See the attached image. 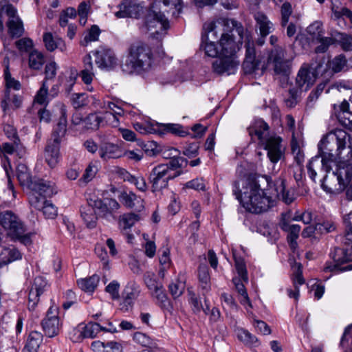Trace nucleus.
I'll list each match as a JSON object with an SVG mask.
<instances>
[{
	"instance_id": "obj_55",
	"label": "nucleus",
	"mask_w": 352,
	"mask_h": 352,
	"mask_svg": "<svg viewBox=\"0 0 352 352\" xmlns=\"http://www.w3.org/2000/svg\"><path fill=\"white\" fill-rule=\"evenodd\" d=\"M285 51L281 47H275L272 50L268 57V61L273 64L284 60Z\"/></svg>"
},
{
	"instance_id": "obj_31",
	"label": "nucleus",
	"mask_w": 352,
	"mask_h": 352,
	"mask_svg": "<svg viewBox=\"0 0 352 352\" xmlns=\"http://www.w3.org/2000/svg\"><path fill=\"white\" fill-rule=\"evenodd\" d=\"M185 288L186 278L181 274L168 286L169 292L174 298L179 297L184 293Z\"/></svg>"
},
{
	"instance_id": "obj_57",
	"label": "nucleus",
	"mask_w": 352,
	"mask_h": 352,
	"mask_svg": "<svg viewBox=\"0 0 352 352\" xmlns=\"http://www.w3.org/2000/svg\"><path fill=\"white\" fill-rule=\"evenodd\" d=\"M144 280L150 292L162 284L157 281L155 274L149 272L144 274Z\"/></svg>"
},
{
	"instance_id": "obj_38",
	"label": "nucleus",
	"mask_w": 352,
	"mask_h": 352,
	"mask_svg": "<svg viewBox=\"0 0 352 352\" xmlns=\"http://www.w3.org/2000/svg\"><path fill=\"white\" fill-rule=\"evenodd\" d=\"M45 62L43 54L37 50L32 51L29 55V66L32 69H41Z\"/></svg>"
},
{
	"instance_id": "obj_50",
	"label": "nucleus",
	"mask_w": 352,
	"mask_h": 352,
	"mask_svg": "<svg viewBox=\"0 0 352 352\" xmlns=\"http://www.w3.org/2000/svg\"><path fill=\"white\" fill-rule=\"evenodd\" d=\"M294 270L293 283L294 287H298L305 283V279L302 277V265L300 263H296L292 267Z\"/></svg>"
},
{
	"instance_id": "obj_61",
	"label": "nucleus",
	"mask_w": 352,
	"mask_h": 352,
	"mask_svg": "<svg viewBox=\"0 0 352 352\" xmlns=\"http://www.w3.org/2000/svg\"><path fill=\"white\" fill-rule=\"evenodd\" d=\"M184 188H191L195 190H205L206 186L202 179L196 178L184 184Z\"/></svg>"
},
{
	"instance_id": "obj_56",
	"label": "nucleus",
	"mask_w": 352,
	"mask_h": 352,
	"mask_svg": "<svg viewBox=\"0 0 352 352\" xmlns=\"http://www.w3.org/2000/svg\"><path fill=\"white\" fill-rule=\"evenodd\" d=\"M47 93L48 85L45 81H43L41 87L39 89L36 93V95L35 96L34 102L39 104H45L46 102Z\"/></svg>"
},
{
	"instance_id": "obj_30",
	"label": "nucleus",
	"mask_w": 352,
	"mask_h": 352,
	"mask_svg": "<svg viewBox=\"0 0 352 352\" xmlns=\"http://www.w3.org/2000/svg\"><path fill=\"white\" fill-rule=\"evenodd\" d=\"M236 335L237 338L248 346L256 347L260 344L257 338L244 329H236Z\"/></svg>"
},
{
	"instance_id": "obj_32",
	"label": "nucleus",
	"mask_w": 352,
	"mask_h": 352,
	"mask_svg": "<svg viewBox=\"0 0 352 352\" xmlns=\"http://www.w3.org/2000/svg\"><path fill=\"white\" fill-rule=\"evenodd\" d=\"M6 25L8 34L12 38H19L24 33L23 24L21 19L8 20Z\"/></svg>"
},
{
	"instance_id": "obj_47",
	"label": "nucleus",
	"mask_w": 352,
	"mask_h": 352,
	"mask_svg": "<svg viewBox=\"0 0 352 352\" xmlns=\"http://www.w3.org/2000/svg\"><path fill=\"white\" fill-rule=\"evenodd\" d=\"M188 164V160L182 157H179V155L176 156L171 159L168 163L166 164L168 167L169 170H172V173L180 171L178 170L184 166H186Z\"/></svg>"
},
{
	"instance_id": "obj_59",
	"label": "nucleus",
	"mask_w": 352,
	"mask_h": 352,
	"mask_svg": "<svg viewBox=\"0 0 352 352\" xmlns=\"http://www.w3.org/2000/svg\"><path fill=\"white\" fill-rule=\"evenodd\" d=\"M259 61L256 59L249 60L245 59L243 63V69L245 74H251L258 69Z\"/></svg>"
},
{
	"instance_id": "obj_24",
	"label": "nucleus",
	"mask_w": 352,
	"mask_h": 352,
	"mask_svg": "<svg viewBox=\"0 0 352 352\" xmlns=\"http://www.w3.org/2000/svg\"><path fill=\"white\" fill-rule=\"evenodd\" d=\"M254 19L256 23V27L258 28L261 36H267L273 30V23L269 20L268 17L262 12H257L254 14Z\"/></svg>"
},
{
	"instance_id": "obj_11",
	"label": "nucleus",
	"mask_w": 352,
	"mask_h": 352,
	"mask_svg": "<svg viewBox=\"0 0 352 352\" xmlns=\"http://www.w3.org/2000/svg\"><path fill=\"white\" fill-rule=\"evenodd\" d=\"M41 324L43 331L47 337L53 338L59 334L62 328V322L58 316L56 307H50Z\"/></svg>"
},
{
	"instance_id": "obj_12",
	"label": "nucleus",
	"mask_w": 352,
	"mask_h": 352,
	"mask_svg": "<svg viewBox=\"0 0 352 352\" xmlns=\"http://www.w3.org/2000/svg\"><path fill=\"white\" fill-rule=\"evenodd\" d=\"M92 206L98 210L100 217L108 220L115 219V214L121 208L120 204L113 198L96 199L93 201Z\"/></svg>"
},
{
	"instance_id": "obj_13",
	"label": "nucleus",
	"mask_w": 352,
	"mask_h": 352,
	"mask_svg": "<svg viewBox=\"0 0 352 352\" xmlns=\"http://www.w3.org/2000/svg\"><path fill=\"white\" fill-rule=\"evenodd\" d=\"M118 198L120 203L127 208L134 209L138 212H141L144 209V199L132 190L123 188L119 192Z\"/></svg>"
},
{
	"instance_id": "obj_42",
	"label": "nucleus",
	"mask_w": 352,
	"mask_h": 352,
	"mask_svg": "<svg viewBox=\"0 0 352 352\" xmlns=\"http://www.w3.org/2000/svg\"><path fill=\"white\" fill-rule=\"evenodd\" d=\"M335 41L344 51H352V36L345 33H338Z\"/></svg>"
},
{
	"instance_id": "obj_52",
	"label": "nucleus",
	"mask_w": 352,
	"mask_h": 352,
	"mask_svg": "<svg viewBox=\"0 0 352 352\" xmlns=\"http://www.w3.org/2000/svg\"><path fill=\"white\" fill-rule=\"evenodd\" d=\"M302 91L297 88H292L289 90V97L285 100L287 107L292 108L296 105L298 102L300 94Z\"/></svg>"
},
{
	"instance_id": "obj_58",
	"label": "nucleus",
	"mask_w": 352,
	"mask_h": 352,
	"mask_svg": "<svg viewBox=\"0 0 352 352\" xmlns=\"http://www.w3.org/2000/svg\"><path fill=\"white\" fill-rule=\"evenodd\" d=\"M100 34V30L98 26L94 25L91 27L88 34L85 36L83 41L85 43V45L90 42L96 41L98 39Z\"/></svg>"
},
{
	"instance_id": "obj_14",
	"label": "nucleus",
	"mask_w": 352,
	"mask_h": 352,
	"mask_svg": "<svg viewBox=\"0 0 352 352\" xmlns=\"http://www.w3.org/2000/svg\"><path fill=\"white\" fill-rule=\"evenodd\" d=\"M317 78L316 72L307 64H304L298 72L296 84L300 91H307L315 82Z\"/></svg>"
},
{
	"instance_id": "obj_16",
	"label": "nucleus",
	"mask_w": 352,
	"mask_h": 352,
	"mask_svg": "<svg viewBox=\"0 0 352 352\" xmlns=\"http://www.w3.org/2000/svg\"><path fill=\"white\" fill-rule=\"evenodd\" d=\"M61 139L51 138L45 148V159L47 164L54 168L58 164L60 157V144Z\"/></svg>"
},
{
	"instance_id": "obj_40",
	"label": "nucleus",
	"mask_w": 352,
	"mask_h": 352,
	"mask_svg": "<svg viewBox=\"0 0 352 352\" xmlns=\"http://www.w3.org/2000/svg\"><path fill=\"white\" fill-rule=\"evenodd\" d=\"M104 329L98 322H89L83 328L81 335L83 338H95L99 332Z\"/></svg>"
},
{
	"instance_id": "obj_34",
	"label": "nucleus",
	"mask_w": 352,
	"mask_h": 352,
	"mask_svg": "<svg viewBox=\"0 0 352 352\" xmlns=\"http://www.w3.org/2000/svg\"><path fill=\"white\" fill-rule=\"evenodd\" d=\"M198 278L201 289L208 292L210 289V276L209 269L206 265H199L198 268Z\"/></svg>"
},
{
	"instance_id": "obj_51",
	"label": "nucleus",
	"mask_w": 352,
	"mask_h": 352,
	"mask_svg": "<svg viewBox=\"0 0 352 352\" xmlns=\"http://www.w3.org/2000/svg\"><path fill=\"white\" fill-rule=\"evenodd\" d=\"M151 294L152 296L156 299L157 303L160 305H164V303L167 300V296L163 288L162 284L151 290Z\"/></svg>"
},
{
	"instance_id": "obj_53",
	"label": "nucleus",
	"mask_w": 352,
	"mask_h": 352,
	"mask_svg": "<svg viewBox=\"0 0 352 352\" xmlns=\"http://www.w3.org/2000/svg\"><path fill=\"white\" fill-rule=\"evenodd\" d=\"M43 334L41 332L32 331L29 334L26 344L38 349L43 342Z\"/></svg>"
},
{
	"instance_id": "obj_63",
	"label": "nucleus",
	"mask_w": 352,
	"mask_h": 352,
	"mask_svg": "<svg viewBox=\"0 0 352 352\" xmlns=\"http://www.w3.org/2000/svg\"><path fill=\"white\" fill-rule=\"evenodd\" d=\"M64 298L65 301L63 303V307L65 309L70 308L72 305L76 302V296L71 289H69L65 292Z\"/></svg>"
},
{
	"instance_id": "obj_5",
	"label": "nucleus",
	"mask_w": 352,
	"mask_h": 352,
	"mask_svg": "<svg viewBox=\"0 0 352 352\" xmlns=\"http://www.w3.org/2000/svg\"><path fill=\"white\" fill-rule=\"evenodd\" d=\"M153 62V54L149 45L142 42H136L130 45L126 63L122 70L129 74H141L148 71Z\"/></svg>"
},
{
	"instance_id": "obj_21",
	"label": "nucleus",
	"mask_w": 352,
	"mask_h": 352,
	"mask_svg": "<svg viewBox=\"0 0 352 352\" xmlns=\"http://www.w3.org/2000/svg\"><path fill=\"white\" fill-rule=\"evenodd\" d=\"M280 228L288 233L287 241L292 248L297 246L296 239L300 232V226L297 224H289L285 219L280 223Z\"/></svg>"
},
{
	"instance_id": "obj_17",
	"label": "nucleus",
	"mask_w": 352,
	"mask_h": 352,
	"mask_svg": "<svg viewBox=\"0 0 352 352\" xmlns=\"http://www.w3.org/2000/svg\"><path fill=\"white\" fill-rule=\"evenodd\" d=\"M145 152L150 156H155L162 153V155L165 159H173L179 155L180 152L175 148L168 147L162 149L160 146L157 145L155 142H148L145 146Z\"/></svg>"
},
{
	"instance_id": "obj_9",
	"label": "nucleus",
	"mask_w": 352,
	"mask_h": 352,
	"mask_svg": "<svg viewBox=\"0 0 352 352\" xmlns=\"http://www.w3.org/2000/svg\"><path fill=\"white\" fill-rule=\"evenodd\" d=\"M307 32L310 36L313 43H318L320 45L315 48L317 54L324 53L329 47L334 42L331 37L324 36V31L322 23L316 21L309 25L307 28Z\"/></svg>"
},
{
	"instance_id": "obj_18",
	"label": "nucleus",
	"mask_w": 352,
	"mask_h": 352,
	"mask_svg": "<svg viewBox=\"0 0 352 352\" xmlns=\"http://www.w3.org/2000/svg\"><path fill=\"white\" fill-rule=\"evenodd\" d=\"M119 10L115 13L117 18L133 17L138 19L143 13V7L131 1L118 6Z\"/></svg>"
},
{
	"instance_id": "obj_39",
	"label": "nucleus",
	"mask_w": 352,
	"mask_h": 352,
	"mask_svg": "<svg viewBox=\"0 0 352 352\" xmlns=\"http://www.w3.org/2000/svg\"><path fill=\"white\" fill-rule=\"evenodd\" d=\"M103 122V118L98 113H91L83 120L84 126L87 129L96 130Z\"/></svg>"
},
{
	"instance_id": "obj_28",
	"label": "nucleus",
	"mask_w": 352,
	"mask_h": 352,
	"mask_svg": "<svg viewBox=\"0 0 352 352\" xmlns=\"http://www.w3.org/2000/svg\"><path fill=\"white\" fill-rule=\"evenodd\" d=\"M43 42L46 49L50 52H53L56 49H59L61 52L66 50V45L64 41L60 38H54L50 32L44 34Z\"/></svg>"
},
{
	"instance_id": "obj_29",
	"label": "nucleus",
	"mask_w": 352,
	"mask_h": 352,
	"mask_svg": "<svg viewBox=\"0 0 352 352\" xmlns=\"http://www.w3.org/2000/svg\"><path fill=\"white\" fill-rule=\"evenodd\" d=\"M16 177L22 186H26L30 189L34 180L32 179L28 166L24 164H19L16 167Z\"/></svg>"
},
{
	"instance_id": "obj_41",
	"label": "nucleus",
	"mask_w": 352,
	"mask_h": 352,
	"mask_svg": "<svg viewBox=\"0 0 352 352\" xmlns=\"http://www.w3.org/2000/svg\"><path fill=\"white\" fill-rule=\"evenodd\" d=\"M245 47V58L249 60L256 59V51L254 48V41L252 36L245 30L244 34Z\"/></svg>"
},
{
	"instance_id": "obj_23",
	"label": "nucleus",
	"mask_w": 352,
	"mask_h": 352,
	"mask_svg": "<svg viewBox=\"0 0 352 352\" xmlns=\"http://www.w3.org/2000/svg\"><path fill=\"white\" fill-rule=\"evenodd\" d=\"M243 282V280L240 276L234 277L232 278V283L234 285L235 289L236 290L239 295V299L240 303L242 305L245 306V309H248L247 307H248L249 308H252V305Z\"/></svg>"
},
{
	"instance_id": "obj_19",
	"label": "nucleus",
	"mask_w": 352,
	"mask_h": 352,
	"mask_svg": "<svg viewBox=\"0 0 352 352\" xmlns=\"http://www.w3.org/2000/svg\"><path fill=\"white\" fill-rule=\"evenodd\" d=\"M100 157L105 162L113 159H118L122 156L121 148L111 142H102L99 146Z\"/></svg>"
},
{
	"instance_id": "obj_35",
	"label": "nucleus",
	"mask_w": 352,
	"mask_h": 352,
	"mask_svg": "<svg viewBox=\"0 0 352 352\" xmlns=\"http://www.w3.org/2000/svg\"><path fill=\"white\" fill-rule=\"evenodd\" d=\"M160 128L164 133H170L179 137H185L189 133L187 129L179 124H164Z\"/></svg>"
},
{
	"instance_id": "obj_8",
	"label": "nucleus",
	"mask_w": 352,
	"mask_h": 352,
	"mask_svg": "<svg viewBox=\"0 0 352 352\" xmlns=\"http://www.w3.org/2000/svg\"><path fill=\"white\" fill-rule=\"evenodd\" d=\"M182 173V171L172 173V170H169L164 164L155 166L149 176L153 191H159L166 188L168 181L180 175Z\"/></svg>"
},
{
	"instance_id": "obj_48",
	"label": "nucleus",
	"mask_w": 352,
	"mask_h": 352,
	"mask_svg": "<svg viewBox=\"0 0 352 352\" xmlns=\"http://www.w3.org/2000/svg\"><path fill=\"white\" fill-rule=\"evenodd\" d=\"M39 210H42L43 215L47 219H54L57 215L56 208L48 201L44 200Z\"/></svg>"
},
{
	"instance_id": "obj_2",
	"label": "nucleus",
	"mask_w": 352,
	"mask_h": 352,
	"mask_svg": "<svg viewBox=\"0 0 352 352\" xmlns=\"http://www.w3.org/2000/svg\"><path fill=\"white\" fill-rule=\"evenodd\" d=\"M269 185L267 176L250 174L232 183V192L242 206L254 214L267 211L275 204L276 199L286 204L294 201V192L286 189L283 179L276 180L272 189L267 188Z\"/></svg>"
},
{
	"instance_id": "obj_49",
	"label": "nucleus",
	"mask_w": 352,
	"mask_h": 352,
	"mask_svg": "<svg viewBox=\"0 0 352 352\" xmlns=\"http://www.w3.org/2000/svg\"><path fill=\"white\" fill-rule=\"evenodd\" d=\"M331 177H332V173H330V172H329V173H327V175L324 177V178L322 181V184H321L322 188L325 191L330 192V193L338 194V193L341 192L342 191H334V190H332L329 188V186H337V184L340 183L339 181L337 179H331Z\"/></svg>"
},
{
	"instance_id": "obj_27",
	"label": "nucleus",
	"mask_w": 352,
	"mask_h": 352,
	"mask_svg": "<svg viewBox=\"0 0 352 352\" xmlns=\"http://www.w3.org/2000/svg\"><path fill=\"white\" fill-rule=\"evenodd\" d=\"M143 218L142 214L134 212H128L119 217L118 225L120 228L124 230L131 228L137 222Z\"/></svg>"
},
{
	"instance_id": "obj_10",
	"label": "nucleus",
	"mask_w": 352,
	"mask_h": 352,
	"mask_svg": "<svg viewBox=\"0 0 352 352\" xmlns=\"http://www.w3.org/2000/svg\"><path fill=\"white\" fill-rule=\"evenodd\" d=\"M0 224L8 230V234L14 239L23 237L25 229L19 217L12 211L7 210L0 213Z\"/></svg>"
},
{
	"instance_id": "obj_62",
	"label": "nucleus",
	"mask_w": 352,
	"mask_h": 352,
	"mask_svg": "<svg viewBox=\"0 0 352 352\" xmlns=\"http://www.w3.org/2000/svg\"><path fill=\"white\" fill-rule=\"evenodd\" d=\"M58 65L55 62H51L45 65V78L44 81L47 82V80L54 78L56 75V71Z\"/></svg>"
},
{
	"instance_id": "obj_45",
	"label": "nucleus",
	"mask_w": 352,
	"mask_h": 352,
	"mask_svg": "<svg viewBox=\"0 0 352 352\" xmlns=\"http://www.w3.org/2000/svg\"><path fill=\"white\" fill-rule=\"evenodd\" d=\"M235 267L239 276L241 277L244 283L248 282V272L244 260L241 257H236L234 254Z\"/></svg>"
},
{
	"instance_id": "obj_25",
	"label": "nucleus",
	"mask_w": 352,
	"mask_h": 352,
	"mask_svg": "<svg viewBox=\"0 0 352 352\" xmlns=\"http://www.w3.org/2000/svg\"><path fill=\"white\" fill-rule=\"evenodd\" d=\"M93 201L91 199L88 204L82 206L80 208L81 217L88 228H92L96 226L97 217L95 213V207L92 206Z\"/></svg>"
},
{
	"instance_id": "obj_60",
	"label": "nucleus",
	"mask_w": 352,
	"mask_h": 352,
	"mask_svg": "<svg viewBox=\"0 0 352 352\" xmlns=\"http://www.w3.org/2000/svg\"><path fill=\"white\" fill-rule=\"evenodd\" d=\"M119 289V283L117 280H113L106 287L105 291L111 295L113 300H117L120 298Z\"/></svg>"
},
{
	"instance_id": "obj_43",
	"label": "nucleus",
	"mask_w": 352,
	"mask_h": 352,
	"mask_svg": "<svg viewBox=\"0 0 352 352\" xmlns=\"http://www.w3.org/2000/svg\"><path fill=\"white\" fill-rule=\"evenodd\" d=\"M346 59L344 55L340 54L329 62V67L333 72L343 71L346 67Z\"/></svg>"
},
{
	"instance_id": "obj_36",
	"label": "nucleus",
	"mask_w": 352,
	"mask_h": 352,
	"mask_svg": "<svg viewBox=\"0 0 352 352\" xmlns=\"http://www.w3.org/2000/svg\"><path fill=\"white\" fill-rule=\"evenodd\" d=\"M140 293V289L139 285L135 282H129L124 287L122 295L123 296V298H126L128 300H130L135 303V301L139 296Z\"/></svg>"
},
{
	"instance_id": "obj_22",
	"label": "nucleus",
	"mask_w": 352,
	"mask_h": 352,
	"mask_svg": "<svg viewBox=\"0 0 352 352\" xmlns=\"http://www.w3.org/2000/svg\"><path fill=\"white\" fill-rule=\"evenodd\" d=\"M22 101L21 96L12 94L10 91H6L4 98L1 102V107L6 113L10 108L13 109L19 108Z\"/></svg>"
},
{
	"instance_id": "obj_64",
	"label": "nucleus",
	"mask_w": 352,
	"mask_h": 352,
	"mask_svg": "<svg viewBox=\"0 0 352 352\" xmlns=\"http://www.w3.org/2000/svg\"><path fill=\"white\" fill-rule=\"evenodd\" d=\"M189 303L191 305L192 310L195 314H199L203 309V305L199 298L194 293L190 292Z\"/></svg>"
},
{
	"instance_id": "obj_1",
	"label": "nucleus",
	"mask_w": 352,
	"mask_h": 352,
	"mask_svg": "<svg viewBox=\"0 0 352 352\" xmlns=\"http://www.w3.org/2000/svg\"><path fill=\"white\" fill-rule=\"evenodd\" d=\"M318 155L312 157L307 165L309 177L313 181L316 177V168L319 167L320 157L322 158V168L329 173L331 164L340 160L336 170L332 172L331 179H337V186H329L334 191H343L352 179V139L345 131L336 129L327 133L318 143Z\"/></svg>"
},
{
	"instance_id": "obj_6",
	"label": "nucleus",
	"mask_w": 352,
	"mask_h": 352,
	"mask_svg": "<svg viewBox=\"0 0 352 352\" xmlns=\"http://www.w3.org/2000/svg\"><path fill=\"white\" fill-rule=\"evenodd\" d=\"M269 126L263 120H256L249 129L250 135H254L259 140L267 151V157L272 163L278 162L283 155L281 145L282 139L276 135H270Z\"/></svg>"
},
{
	"instance_id": "obj_20",
	"label": "nucleus",
	"mask_w": 352,
	"mask_h": 352,
	"mask_svg": "<svg viewBox=\"0 0 352 352\" xmlns=\"http://www.w3.org/2000/svg\"><path fill=\"white\" fill-rule=\"evenodd\" d=\"M60 117L58 122L54 129L52 137L58 138L61 139L65 136L67 131V109L64 104L60 103L58 104Z\"/></svg>"
},
{
	"instance_id": "obj_54",
	"label": "nucleus",
	"mask_w": 352,
	"mask_h": 352,
	"mask_svg": "<svg viewBox=\"0 0 352 352\" xmlns=\"http://www.w3.org/2000/svg\"><path fill=\"white\" fill-rule=\"evenodd\" d=\"M4 76L6 85V91H10V89H13L14 90L20 89V82L18 80H16L14 78H12L8 67L4 71Z\"/></svg>"
},
{
	"instance_id": "obj_46",
	"label": "nucleus",
	"mask_w": 352,
	"mask_h": 352,
	"mask_svg": "<svg viewBox=\"0 0 352 352\" xmlns=\"http://www.w3.org/2000/svg\"><path fill=\"white\" fill-rule=\"evenodd\" d=\"M292 12V5L289 2L283 3L280 7V25L282 27L287 25Z\"/></svg>"
},
{
	"instance_id": "obj_4",
	"label": "nucleus",
	"mask_w": 352,
	"mask_h": 352,
	"mask_svg": "<svg viewBox=\"0 0 352 352\" xmlns=\"http://www.w3.org/2000/svg\"><path fill=\"white\" fill-rule=\"evenodd\" d=\"M181 0H163L162 7L157 8L156 4L153 5L148 10L142 30L150 32L152 37L159 38L166 34L169 28V21L164 15V12H171L172 15L177 17L182 12Z\"/></svg>"
},
{
	"instance_id": "obj_44",
	"label": "nucleus",
	"mask_w": 352,
	"mask_h": 352,
	"mask_svg": "<svg viewBox=\"0 0 352 352\" xmlns=\"http://www.w3.org/2000/svg\"><path fill=\"white\" fill-rule=\"evenodd\" d=\"M341 265L337 262L327 261L324 266L323 271L325 272H334L338 273L344 271L352 270V264L346 265L344 267H341Z\"/></svg>"
},
{
	"instance_id": "obj_3",
	"label": "nucleus",
	"mask_w": 352,
	"mask_h": 352,
	"mask_svg": "<svg viewBox=\"0 0 352 352\" xmlns=\"http://www.w3.org/2000/svg\"><path fill=\"white\" fill-rule=\"evenodd\" d=\"M203 30L212 33L214 39L217 38L218 33L221 34L219 40L220 57L213 62V71L218 74H234L239 65L236 54L241 49L245 31L242 24L234 19L220 18L206 22Z\"/></svg>"
},
{
	"instance_id": "obj_15",
	"label": "nucleus",
	"mask_w": 352,
	"mask_h": 352,
	"mask_svg": "<svg viewBox=\"0 0 352 352\" xmlns=\"http://www.w3.org/2000/svg\"><path fill=\"white\" fill-rule=\"evenodd\" d=\"M94 55L95 56V62L100 69H111L117 65V58L109 48L100 47L96 50Z\"/></svg>"
},
{
	"instance_id": "obj_26",
	"label": "nucleus",
	"mask_w": 352,
	"mask_h": 352,
	"mask_svg": "<svg viewBox=\"0 0 352 352\" xmlns=\"http://www.w3.org/2000/svg\"><path fill=\"white\" fill-rule=\"evenodd\" d=\"M204 34L201 36V44L200 49L204 51L205 55L208 57L215 58L219 56L220 57V50H219L214 41L209 40V34L204 31Z\"/></svg>"
},
{
	"instance_id": "obj_37",
	"label": "nucleus",
	"mask_w": 352,
	"mask_h": 352,
	"mask_svg": "<svg viewBox=\"0 0 352 352\" xmlns=\"http://www.w3.org/2000/svg\"><path fill=\"white\" fill-rule=\"evenodd\" d=\"M99 282V277L97 275H93L87 278L78 280L77 283L78 287L86 292H93L96 288Z\"/></svg>"
},
{
	"instance_id": "obj_7",
	"label": "nucleus",
	"mask_w": 352,
	"mask_h": 352,
	"mask_svg": "<svg viewBox=\"0 0 352 352\" xmlns=\"http://www.w3.org/2000/svg\"><path fill=\"white\" fill-rule=\"evenodd\" d=\"M30 190L29 202L36 209L41 208L46 197H50L57 192L55 184L43 179H34Z\"/></svg>"
},
{
	"instance_id": "obj_33",
	"label": "nucleus",
	"mask_w": 352,
	"mask_h": 352,
	"mask_svg": "<svg viewBox=\"0 0 352 352\" xmlns=\"http://www.w3.org/2000/svg\"><path fill=\"white\" fill-rule=\"evenodd\" d=\"M331 257L340 265L352 261L351 249L336 248L334 252L331 253Z\"/></svg>"
}]
</instances>
